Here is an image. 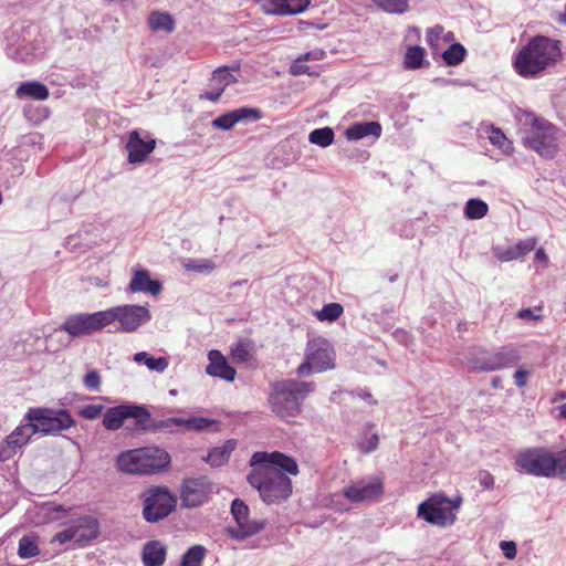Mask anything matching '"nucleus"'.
<instances>
[{
    "label": "nucleus",
    "mask_w": 566,
    "mask_h": 566,
    "mask_svg": "<svg viewBox=\"0 0 566 566\" xmlns=\"http://www.w3.org/2000/svg\"><path fill=\"white\" fill-rule=\"evenodd\" d=\"M381 10L394 13L402 14L409 10V0H371Z\"/></svg>",
    "instance_id": "nucleus-41"
},
{
    "label": "nucleus",
    "mask_w": 566,
    "mask_h": 566,
    "mask_svg": "<svg viewBox=\"0 0 566 566\" xmlns=\"http://www.w3.org/2000/svg\"><path fill=\"white\" fill-rule=\"evenodd\" d=\"M148 25L155 32L170 33L175 30V20L167 12L155 11L148 18Z\"/></svg>",
    "instance_id": "nucleus-32"
},
{
    "label": "nucleus",
    "mask_w": 566,
    "mask_h": 566,
    "mask_svg": "<svg viewBox=\"0 0 566 566\" xmlns=\"http://www.w3.org/2000/svg\"><path fill=\"white\" fill-rule=\"evenodd\" d=\"M465 53L462 44L453 43L442 53V59L447 65L454 66L464 60Z\"/></svg>",
    "instance_id": "nucleus-42"
},
{
    "label": "nucleus",
    "mask_w": 566,
    "mask_h": 566,
    "mask_svg": "<svg viewBox=\"0 0 566 566\" xmlns=\"http://www.w3.org/2000/svg\"><path fill=\"white\" fill-rule=\"evenodd\" d=\"M384 484L378 476H365L352 481L344 490L343 495L352 503L369 502L381 495Z\"/></svg>",
    "instance_id": "nucleus-14"
},
{
    "label": "nucleus",
    "mask_w": 566,
    "mask_h": 566,
    "mask_svg": "<svg viewBox=\"0 0 566 566\" xmlns=\"http://www.w3.org/2000/svg\"><path fill=\"white\" fill-rule=\"evenodd\" d=\"M210 483L206 476L189 478L182 483L181 502L186 507H197L207 501Z\"/></svg>",
    "instance_id": "nucleus-17"
},
{
    "label": "nucleus",
    "mask_w": 566,
    "mask_h": 566,
    "mask_svg": "<svg viewBox=\"0 0 566 566\" xmlns=\"http://www.w3.org/2000/svg\"><path fill=\"white\" fill-rule=\"evenodd\" d=\"M461 499L451 501L443 495H433L418 506V516L430 524L446 526L455 521L454 511L459 507Z\"/></svg>",
    "instance_id": "nucleus-9"
},
{
    "label": "nucleus",
    "mask_w": 566,
    "mask_h": 566,
    "mask_svg": "<svg viewBox=\"0 0 566 566\" xmlns=\"http://www.w3.org/2000/svg\"><path fill=\"white\" fill-rule=\"evenodd\" d=\"M166 546L158 541L147 542L142 552L145 566H161L166 559Z\"/></svg>",
    "instance_id": "nucleus-28"
},
{
    "label": "nucleus",
    "mask_w": 566,
    "mask_h": 566,
    "mask_svg": "<svg viewBox=\"0 0 566 566\" xmlns=\"http://www.w3.org/2000/svg\"><path fill=\"white\" fill-rule=\"evenodd\" d=\"M444 33V28L440 24H436L434 27L428 29L427 31V42L430 45H437L438 41L442 38Z\"/></svg>",
    "instance_id": "nucleus-50"
},
{
    "label": "nucleus",
    "mask_w": 566,
    "mask_h": 566,
    "mask_svg": "<svg viewBox=\"0 0 566 566\" xmlns=\"http://www.w3.org/2000/svg\"><path fill=\"white\" fill-rule=\"evenodd\" d=\"M97 535V521L91 516H83L70 521L63 531L57 532L53 536L52 542H57L59 544L73 542L78 546H85L87 543L96 538Z\"/></svg>",
    "instance_id": "nucleus-11"
},
{
    "label": "nucleus",
    "mask_w": 566,
    "mask_h": 566,
    "mask_svg": "<svg viewBox=\"0 0 566 566\" xmlns=\"http://www.w3.org/2000/svg\"><path fill=\"white\" fill-rule=\"evenodd\" d=\"M104 317L106 326L118 322V331L132 333L148 323L151 319V314L146 305L125 304L105 310Z\"/></svg>",
    "instance_id": "nucleus-8"
},
{
    "label": "nucleus",
    "mask_w": 566,
    "mask_h": 566,
    "mask_svg": "<svg viewBox=\"0 0 566 566\" xmlns=\"http://www.w3.org/2000/svg\"><path fill=\"white\" fill-rule=\"evenodd\" d=\"M237 447V441L233 439L227 440L222 446L212 448L205 460L214 468L226 464L232 451Z\"/></svg>",
    "instance_id": "nucleus-30"
},
{
    "label": "nucleus",
    "mask_w": 566,
    "mask_h": 566,
    "mask_svg": "<svg viewBox=\"0 0 566 566\" xmlns=\"http://www.w3.org/2000/svg\"><path fill=\"white\" fill-rule=\"evenodd\" d=\"M500 547L503 552V555L507 558V559H513L515 558L516 556V544L514 542H511V541H502L500 543Z\"/></svg>",
    "instance_id": "nucleus-56"
},
{
    "label": "nucleus",
    "mask_w": 566,
    "mask_h": 566,
    "mask_svg": "<svg viewBox=\"0 0 566 566\" xmlns=\"http://www.w3.org/2000/svg\"><path fill=\"white\" fill-rule=\"evenodd\" d=\"M360 396H361V398H364L365 400H370V399H371V394L366 392V391H364V392H363V395H360Z\"/></svg>",
    "instance_id": "nucleus-63"
},
{
    "label": "nucleus",
    "mask_w": 566,
    "mask_h": 566,
    "mask_svg": "<svg viewBox=\"0 0 566 566\" xmlns=\"http://www.w3.org/2000/svg\"><path fill=\"white\" fill-rule=\"evenodd\" d=\"M517 317L524 321H537L539 316L534 314L531 308H523L518 311Z\"/></svg>",
    "instance_id": "nucleus-58"
},
{
    "label": "nucleus",
    "mask_w": 566,
    "mask_h": 566,
    "mask_svg": "<svg viewBox=\"0 0 566 566\" xmlns=\"http://www.w3.org/2000/svg\"><path fill=\"white\" fill-rule=\"evenodd\" d=\"M266 525L265 520H250L249 516L237 521V526L226 527V533L233 539L243 541L259 534Z\"/></svg>",
    "instance_id": "nucleus-24"
},
{
    "label": "nucleus",
    "mask_w": 566,
    "mask_h": 566,
    "mask_svg": "<svg viewBox=\"0 0 566 566\" xmlns=\"http://www.w3.org/2000/svg\"><path fill=\"white\" fill-rule=\"evenodd\" d=\"M499 384H500V379H499V378H494V379L492 380V386H493V387H495V388H496V387H499Z\"/></svg>",
    "instance_id": "nucleus-64"
},
{
    "label": "nucleus",
    "mask_w": 566,
    "mask_h": 566,
    "mask_svg": "<svg viewBox=\"0 0 566 566\" xmlns=\"http://www.w3.org/2000/svg\"><path fill=\"white\" fill-rule=\"evenodd\" d=\"M184 268L189 272L210 274L217 265L211 259H187Z\"/></svg>",
    "instance_id": "nucleus-37"
},
{
    "label": "nucleus",
    "mask_w": 566,
    "mask_h": 566,
    "mask_svg": "<svg viewBox=\"0 0 566 566\" xmlns=\"http://www.w3.org/2000/svg\"><path fill=\"white\" fill-rule=\"evenodd\" d=\"M207 549L202 545L191 546L181 558L180 566H201Z\"/></svg>",
    "instance_id": "nucleus-39"
},
{
    "label": "nucleus",
    "mask_w": 566,
    "mask_h": 566,
    "mask_svg": "<svg viewBox=\"0 0 566 566\" xmlns=\"http://www.w3.org/2000/svg\"><path fill=\"white\" fill-rule=\"evenodd\" d=\"M214 421L203 417H190L188 419L182 418L181 427L187 430L203 431L209 429Z\"/></svg>",
    "instance_id": "nucleus-44"
},
{
    "label": "nucleus",
    "mask_w": 566,
    "mask_h": 566,
    "mask_svg": "<svg viewBox=\"0 0 566 566\" xmlns=\"http://www.w3.org/2000/svg\"><path fill=\"white\" fill-rule=\"evenodd\" d=\"M34 434L36 433L32 421L21 423L0 443V460H10L17 450L25 446Z\"/></svg>",
    "instance_id": "nucleus-16"
},
{
    "label": "nucleus",
    "mask_w": 566,
    "mask_h": 566,
    "mask_svg": "<svg viewBox=\"0 0 566 566\" xmlns=\"http://www.w3.org/2000/svg\"><path fill=\"white\" fill-rule=\"evenodd\" d=\"M521 359L520 352L512 345L503 346L497 352L483 355L474 361L480 371H495L516 365Z\"/></svg>",
    "instance_id": "nucleus-15"
},
{
    "label": "nucleus",
    "mask_w": 566,
    "mask_h": 566,
    "mask_svg": "<svg viewBox=\"0 0 566 566\" xmlns=\"http://www.w3.org/2000/svg\"><path fill=\"white\" fill-rule=\"evenodd\" d=\"M261 117L259 109L244 106L218 116L211 124L217 129L229 130L238 123L255 122Z\"/></svg>",
    "instance_id": "nucleus-18"
},
{
    "label": "nucleus",
    "mask_w": 566,
    "mask_h": 566,
    "mask_svg": "<svg viewBox=\"0 0 566 566\" xmlns=\"http://www.w3.org/2000/svg\"><path fill=\"white\" fill-rule=\"evenodd\" d=\"M424 57V49L419 45L408 48L405 54V67L408 70H416L421 67Z\"/></svg>",
    "instance_id": "nucleus-40"
},
{
    "label": "nucleus",
    "mask_w": 566,
    "mask_h": 566,
    "mask_svg": "<svg viewBox=\"0 0 566 566\" xmlns=\"http://www.w3.org/2000/svg\"><path fill=\"white\" fill-rule=\"evenodd\" d=\"M24 420L32 421L35 433L43 436H55L75 424L74 419L65 409L31 408L24 416Z\"/></svg>",
    "instance_id": "nucleus-4"
},
{
    "label": "nucleus",
    "mask_w": 566,
    "mask_h": 566,
    "mask_svg": "<svg viewBox=\"0 0 566 566\" xmlns=\"http://www.w3.org/2000/svg\"><path fill=\"white\" fill-rule=\"evenodd\" d=\"M343 306L338 303H329L323 306V308L316 312V316L319 321H336L343 314Z\"/></svg>",
    "instance_id": "nucleus-43"
},
{
    "label": "nucleus",
    "mask_w": 566,
    "mask_h": 566,
    "mask_svg": "<svg viewBox=\"0 0 566 566\" xmlns=\"http://www.w3.org/2000/svg\"><path fill=\"white\" fill-rule=\"evenodd\" d=\"M209 364L206 367V373L211 377H217L226 381H233L235 379L237 370L231 367L227 358L217 349L208 353Z\"/></svg>",
    "instance_id": "nucleus-22"
},
{
    "label": "nucleus",
    "mask_w": 566,
    "mask_h": 566,
    "mask_svg": "<svg viewBox=\"0 0 566 566\" xmlns=\"http://www.w3.org/2000/svg\"><path fill=\"white\" fill-rule=\"evenodd\" d=\"M133 359L137 364H145L149 370L157 373H164L169 365L165 357H153L146 352L136 353Z\"/></svg>",
    "instance_id": "nucleus-34"
},
{
    "label": "nucleus",
    "mask_w": 566,
    "mask_h": 566,
    "mask_svg": "<svg viewBox=\"0 0 566 566\" xmlns=\"http://www.w3.org/2000/svg\"><path fill=\"white\" fill-rule=\"evenodd\" d=\"M103 409V405H85L78 409V415L84 419L93 420L101 416Z\"/></svg>",
    "instance_id": "nucleus-47"
},
{
    "label": "nucleus",
    "mask_w": 566,
    "mask_h": 566,
    "mask_svg": "<svg viewBox=\"0 0 566 566\" xmlns=\"http://www.w3.org/2000/svg\"><path fill=\"white\" fill-rule=\"evenodd\" d=\"M18 97L28 96L36 101H44L49 97L48 87L36 81L22 83L15 91Z\"/></svg>",
    "instance_id": "nucleus-31"
},
{
    "label": "nucleus",
    "mask_w": 566,
    "mask_h": 566,
    "mask_svg": "<svg viewBox=\"0 0 566 566\" xmlns=\"http://www.w3.org/2000/svg\"><path fill=\"white\" fill-rule=\"evenodd\" d=\"M143 516L149 523L167 517L176 507L177 500L166 486H151L143 495Z\"/></svg>",
    "instance_id": "nucleus-7"
},
{
    "label": "nucleus",
    "mask_w": 566,
    "mask_h": 566,
    "mask_svg": "<svg viewBox=\"0 0 566 566\" xmlns=\"http://www.w3.org/2000/svg\"><path fill=\"white\" fill-rule=\"evenodd\" d=\"M379 438L377 434H371L366 441L360 443V449L364 452H371L378 446Z\"/></svg>",
    "instance_id": "nucleus-57"
},
{
    "label": "nucleus",
    "mask_w": 566,
    "mask_h": 566,
    "mask_svg": "<svg viewBox=\"0 0 566 566\" xmlns=\"http://www.w3.org/2000/svg\"><path fill=\"white\" fill-rule=\"evenodd\" d=\"M559 412H560V416H563L564 418H566V402L563 403L560 407H559Z\"/></svg>",
    "instance_id": "nucleus-62"
},
{
    "label": "nucleus",
    "mask_w": 566,
    "mask_h": 566,
    "mask_svg": "<svg viewBox=\"0 0 566 566\" xmlns=\"http://www.w3.org/2000/svg\"><path fill=\"white\" fill-rule=\"evenodd\" d=\"M84 386L93 391H99L101 389V376L96 370L88 371L84 379H83Z\"/></svg>",
    "instance_id": "nucleus-48"
},
{
    "label": "nucleus",
    "mask_w": 566,
    "mask_h": 566,
    "mask_svg": "<svg viewBox=\"0 0 566 566\" xmlns=\"http://www.w3.org/2000/svg\"><path fill=\"white\" fill-rule=\"evenodd\" d=\"M149 417L150 412L145 406L124 403L108 408L105 411L103 416V426L109 431H115L124 424L126 419L133 418L135 420V427L138 430L139 424H144Z\"/></svg>",
    "instance_id": "nucleus-12"
},
{
    "label": "nucleus",
    "mask_w": 566,
    "mask_h": 566,
    "mask_svg": "<svg viewBox=\"0 0 566 566\" xmlns=\"http://www.w3.org/2000/svg\"><path fill=\"white\" fill-rule=\"evenodd\" d=\"M40 554V548L34 536L25 535L20 538L18 555L22 559L35 557Z\"/></svg>",
    "instance_id": "nucleus-36"
},
{
    "label": "nucleus",
    "mask_w": 566,
    "mask_h": 566,
    "mask_svg": "<svg viewBox=\"0 0 566 566\" xmlns=\"http://www.w3.org/2000/svg\"><path fill=\"white\" fill-rule=\"evenodd\" d=\"M144 475L156 474L168 467L170 455L164 449L156 447L142 448Z\"/></svg>",
    "instance_id": "nucleus-21"
},
{
    "label": "nucleus",
    "mask_w": 566,
    "mask_h": 566,
    "mask_svg": "<svg viewBox=\"0 0 566 566\" xmlns=\"http://www.w3.org/2000/svg\"><path fill=\"white\" fill-rule=\"evenodd\" d=\"M520 472L535 476L551 478L556 473L554 455L544 449H526L515 458Z\"/></svg>",
    "instance_id": "nucleus-10"
},
{
    "label": "nucleus",
    "mask_w": 566,
    "mask_h": 566,
    "mask_svg": "<svg viewBox=\"0 0 566 566\" xmlns=\"http://www.w3.org/2000/svg\"><path fill=\"white\" fill-rule=\"evenodd\" d=\"M42 510L45 511V516L50 521L56 518V516L52 515L53 513L63 511L62 506H45Z\"/></svg>",
    "instance_id": "nucleus-59"
},
{
    "label": "nucleus",
    "mask_w": 566,
    "mask_h": 566,
    "mask_svg": "<svg viewBox=\"0 0 566 566\" xmlns=\"http://www.w3.org/2000/svg\"><path fill=\"white\" fill-rule=\"evenodd\" d=\"M559 57V41L544 35H536L515 54L513 66L520 76L534 78L548 67L555 65Z\"/></svg>",
    "instance_id": "nucleus-2"
},
{
    "label": "nucleus",
    "mask_w": 566,
    "mask_h": 566,
    "mask_svg": "<svg viewBox=\"0 0 566 566\" xmlns=\"http://www.w3.org/2000/svg\"><path fill=\"white\" fill-rule=\"evenodd\" d=\"M488 138L492 145L499 147L504 151H507L509 148L511 147V143L507 140L503 132L499 128H495L494 126H491L488 129Z\"/></svg>",
    "instance_id": "nucleus-45"
},
{
    "label": "nucleus",
    "mask_w": 566,
    "mask_h": 566,
    "mask_svg": "<svg viewBox=\"0 0 566 566\" xmlns=\"http://www.w3.org/2000/svg\"><path fill=\"white\" fill-rule=\"evenodd\" d=\"M182 418L172 417L163 420H153L151 416L144 422V424H139L140 431L147 432H167L175 433L177 432V427H181Z\"/></svg>",
    "instance_id": "nucleus-29"
},
{
    "label": "nucleus",
    "mask_w": 566,
    "mask_h": 566,
    "mask_svg": "<svg viewBox=\"0 0 566 566\" xmlns=\"http://www.w3.org/2000/svg\"><path fill=\"white\" fill-rule=\"evenodd\" d=\"M232 358L238 363H244L248 361L250 358V353L247 348V346L242 343L237 344L232 350Z\"/></svg>",
    "instance_id": "nucleus-49"
},
{
    "label": "nucleus",
    "mask_w": 566,
    "mask_h": 566,
    "mask_svg": "<svg viewBox=\"0 0 566 566\" xmlns=\"http://www.w3.org/2000/svg\"><path fill=\"white\" fill-rule=\"evenodd\" d=\"M478 480L484 490H492L494 488V476L488 471H480Z\"/></svg>",
    "instance_id": "nucleus-55"
},
{
    "label": "nucleus",
    "mask_w": 566,
    "mask_h": 566,
    "mask_svg": "<svg viewBox=\"0 0 566 566\" xmlns=\"http://www.w3.org/2000/svg\"><path fill=\"white\" fill-rule=\"evenodd\" d=\"M554 461L556 463V471L558 470V473L560 476L566 480V449L559 451L556 457H554Z\"/></svg>",
    "instance_id": "nucleus-53"
},
{
    "label": "nucleus",
    "mask_w": 566,
    "mask_h": 566,
    "mask_svg": "<svg viewBox=\"0 0 566 566\" xmlns=\"http://www.w3.org/2000/svg\"><path fill=\"white\" fill-rule=\"evenodd\" d=\"M116 465L124 473L144 475L142 449L122 452L117 457Z\"/></svg>",
    "instance_id": "nucleus-26"
},
{
    "label": "nucleus",
    "mask_w": 566,
    "mask_h": 566,
    "mask_svg": "<svg viewBox=\"0 0 566 566\" xmlns=\"http://www.w3.org/2000/svg\"><path fill=\"white\" fill-rule=\"evenodd\" d=\"M335 367V354L332 345L325 338L317 337L308 342L306 357L297 368V374L307 376L322 373Z\"/></svg>",
    "instance_id": "nucleus-6"
},
{
    "label": "nucleus",
    "mask_w": 566,
    "mask_h": 566,
    "mask_svg": "<svg viewBox=\"0 0 566 566\" xmlns=\"http://www.w3.org/2000/svg\"><path fill=\"white\" fill-rule=\"evenodd\" d=\"M265 13L294 15L303 12L311 0H255Z\"/></svg>",
    "instance_id": "nucleus-20"
},
{
    "label": "nucleus",
    "mask_w": 566,
    "mask_h": 566,
    "mask_svg": "<svg viewBox=\"0 0 566 566\" xmlns=\"http://www.w3.org/2000/svg\"><path fill=\"white\" fill-rule=\"evenodd\" d=\"M334 137L335 134L331 127H323L312 130L308 135V140L311 144L319 147H327L333 144Z\"/></svg>",
    "instance_id": "nucleus-38"
},
{
    "label": "nucleus",
    "mask_w": 566,
    "mask_h": 566,
    "mask_svg": "<svg viewBox=\"0 0 566 566\" xmlns=\"http://www.w3.org/2000/svg\"><path fill=\"white\" fill-rule=\"evenodd\" d=\"M325 56V51L322 49H314L310 52H306L305 54H302L296 59L294 64L292 65V73L295 75L300 74H308L310 67L304 64L306 61H321Z\"/></svg>",
    "instance_id": "nucleus-33"
},
{
    "label": "nucleus",
    "mask_w": 566,
    "mask_h": 566,
    "mask_svg": "<svg viewBox=\"0 0 566 566\" xmlns=\"http://www.w3.org/2000/svg\"><path fill=\"white\" fill-rule=\"evenodd\" d=\"M523 142L526 147L544 158H554L557 153L556 128L545 119L533 118Z\"/></svg>",
    "instance_id": "nucleus-5"
},
{
    "label": "nucleus",
    "mask_w": 566,
    "mask_h": 566,
    "mask_svg": "<svg viewBox=\"0 0 566 566\" xmlns=\"http://www.w3.org/2000/svg\"><path fill=\"white\" fill-rule=\"evenodd\" d=\"M250 465L253 469L248 474V482L265 503H280L292 494V481L285 473L298 474L294 458L279 451L254 452Z\"/></svg>",
    "instance_id": "nucleus-1"
},
{
    "label": "nucleus",
    "mask_w": 566,
    "mask_h": 566,
    "mask_svg": "<svg viewBox=\"0 0 566 566\" xmlns=\"http://www.w3.org/2000/svg\"><path fill=\"white\" fill-rule=\"evenodd\" d=\"M531 375V370L524 367H518L514 373V382L517 387L522 388L527 384V377Z\"/></svg>",
    "instance_id": "nucleus-54"
},
{
    "label": "nucleus",
    "mask_w": 566,
    "mask_h": 566,
    "mask_svg": "<svg viewBox=\"0 0 566 566\" xmlns=\"http://www.w3.org/2000/svg\"><path fill=\"white\" fill-rule=\"evenodd\" d=\"M249 506L240 499H234L231 504V513L233 518L237 521H241L242 518L249 516Z\"/></svg>",
    "instance_id": "nucleus-46"
},
{
    "label": "nucleus",
    "mask_w": 566,
    "mask_h": 566,
    "mask_svg": "<svg viewBox=\"0 0 566 566\" xmlns=\"http://www.w3.org/2000/svg\"><path fill=\"white\" fill-rule=\"evenodd\" d=\"M558 21H559L560 23L566 24V6H565V10H564V12L559 14V17H558Z\"/></svg>",
    "instance_id": "nucleus-61"
},
{
    "label": "nucleus",
    "mask_w": 566,
    "mask_h": 566,
    "mask_svg": "<svg viewBox=\"0 0 566 566\" xmlns=\"http://www.w3.org/2000/svg\"><path fill=\"white\" fill-rule=\"evenodd\" d=\"M155 139L144 140L140 138L138 132L130 133L126 148L128 150L129 163H142L155 149Z\"/></svg>",
    "instance_id": "nucleus-23"
},
{
    "label": "nucleus",
    "mask_w": 566,
    "mask_h": 566,
    "mask_svg": "<svg viewBox=\"0 0 566 566\" xmlns=\"http://www.w3.org/2000/svg\"><path fill=\"white\" fill-rule=\"evenodd\" d=\"M535 259H536L537 261H539V262H547V260H548V258H547V255H546L545 251H544L542 248H539V249H537V250H536V252H535Z\"/></svg>",
    "instance_id": "nucleus-60"
},
{
    "label": "nucleus",
    "mask_w": 566,
    "mask_h": 566,
    "mask_svg": "<svg viewBox=\"0 0 566 566\" xmlns=\"http://www.w3.org/2000/svg\"><path fill=\"white\" fill-rule=\"evenodd\" d=\"M536 240L534 238H530L523 241H520L514 248L518 250V259L531 251H533L536 247Z\"/></svg>",
    "instance_id": "nucleus-52"
},
{
    "label": "nucleus",
    "mask_w": 566,
    "mask_h": 566,
    "mask_svg": "<svg viewBox=\"0 0 566 566\" xmlns=\"http://www.w3.org/2000/svg\"><path fill=\"white\" fill-rule=\"evenodd\" d=\"M489 207L485 201L478 198L469 199L464 207V216L471 220H479L486 216Z\"/></svg>",
    "instance_id": "nucleus-35"
},
{
    "label": "nucleus",
    "mask_w": 566,
    "mask_h": 566,
    "mask_svg": "<svg viewBox=\"0 0 566 566\" xmlns=\"http://www.w3.org/2000/svg\"><path fill=\"white\" fill-rule=\"evenodd\" d=\"M495 255L500 261L509 262L518 259V250H516L514 247L504 250L496 249Z\"/></svg>",
    "instance_id": "nucleus-51"
},
{
    "label": "nucleus",
    "mask_w": 566,
    "mask_h": 566,
    "mask_svg": "<svg viewBox=\"0 0 566 566\" xmlns=\"http://www.w3.org/2000/svg\"><path fill=\"white\" fill-rule=\"evenodd\" d=\"M313 389L314 384L307 381L289 379L275 382L269 399L273 412L283 419L295 417L303 400Z\"/></svg>",
    "instance_id": "nucleus-3"
},
{
    "label": "nucleus",
    "mask_w": 566,
    "mask_h": 566,
    "mask_svg": "<svg viewBox=\"0 0 566 566\" xmlns=\"http://www.w3.org/2000/svg\"><path fill=\"white\" fill-rule=\"evenodd\" d=\"M381 135V126L378 122H359L350 125L345 130V137L348 140H359L361 138L373 136L379 138Z\"/></svg>",
    "instance_id": "nucleus-27"
},
{
    "label": "nucleus",
    "mask_w": 566,
    "mask_h": 566,
    "mask_svg": "<svg viewBox=\"0 0 566 566\" xmlns=\"http://www.w3.org/2000/svg\"><path fill=\"white\" fill-rule=\"evenodd\" d=\"M237 82L238 80L235 75L228 67L218 69L212 73L209 88L201 93L199 97L200 99L217 102L226 87Z\"/></svg>",
    "instance_id": "nucleus-19"
},
{
    "label": "nucleus",
    "mask_w": 566,
    "mask_h": 566,
    "mask_svg": "<svg viewBox=\"0 0 566 566\" xmlns=\"http://www.w3.org/2000/svg\"><path fill=\"white\" fill-rule=\"evenodd\" d=\"M161 283L159 281L151 280L147 270H134L133 277L128 285L129 292H144L156 296L161 292Z\"/></svg>",
    "instance_id": "nucleus-25"
},
{
    "label": "nucleus",
    "mask_w": 566,
    "mask_h": 566,
    "mask_svg": "<svg viewBox=\"0 0 566 566\" xmlns=\"http://www.w3.org/2000/svg\"><path fill=\"white\" fill-rule=\"evenodd\" d=\"M105 326L104 311H99L92 314L71 315L61 325V329L71 337H80L101 331Z\"/></svg>",
    "instance_id": "nucleus-13"
}]
</instances>
